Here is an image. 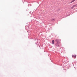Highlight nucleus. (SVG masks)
I'll list each match as a JSON object with an SVG mask.
<instances>
[{
	"instance_id": "f257e3e1",
	"label": "nucleus",
	"mask_w": 77,
	"mask_h": 77,
	"mask_svg": "<svg viewBox=\"0 0 77 77\" xmlns=\"http://www.w3.org/2000/svg\"><path fill=\"white\" fill-rule=\"evenodd\" d=\"M75 6H77V4L75 5H73L70 8V9H72L74 8L75 7Z\"/></svg>"
},
{
	"instance_id": "f03ea898",
	"label": "nucleus",
	"mask_w": 77,
	"mask_h": 77,
	"mask_svg": "<svg viewBox=\"0 0 77 77\" xmlns=\"http://www.w3.org/2000/svg\"><path fill=\"white\" fill-rule=\"evenodd\" d=\"M72 57L73 58H74V59H75L76 58V55H72Z\"/></svg>"
},
{
	"instance_id": "7ed1b4c3",
	"label": "nucleus",
	"mask_w": 77,
	"mask_h": 77,
	"mask_svg": "<svg viewBox=\"0 0 77 77\" xmlns=\"http://www.w3.org/2000/svg\"><path fill=\"white\" fill-rule=\"evenodd\" d=\"M55 42H57V43H59V39H56L55 40Z\"/></svg>"
},
{
	"instance_id": "20e7f679",
	"label": "nucleus",
	"mask_w": 77,
	"mask_h": 77,
	"mask_svg": "<svg viewBox=\"0 0 77 77\" xmlns=\"http://www.w3.org/2000/svg\"><path fill=\"white\" fill-rule=\"evenodd\" d=\"M55 45L56 47H59V44L58 43H57L55 44Z\"/></svg>"
},
{
	"instance_id": "39448f33",
	"label": "nucleus",
	"mask_w": 77,
	"mask_h": 77,
	"mask_svg": "<svg viewBox=\"0 0 77 77\" xmlns=\"http://www.w3.org/2000/svg\"><path fill=\"white\" fill-rule=\"evenodd\" d=\"M63 69H66V66H64L63 67Z\"/></svg>"
},
{
	"instance_id": "423d86ee",
	"label": "nucleus",
	"mask_w": 77,
	"mask_h": 77,
	"mask_svg": "<svg viewBox=\"0 0 77 77\" xmlns=\"http://www.w3.org/2000/svg\"><path fill=\"white\" fill-rule=\"evenodd\" d=\"M51 20L52 21H54L55 20V19H54V18H52V19H51Z\"/></svg>"
},
{
	"instance_id": "0eeeda50",
	"label": "nucleus",
	"mask_w": 77,
	"mask_h": 77,
	"mask_svg": "<svg viewBox=\"0 0 77 77\" xmlns=\"http://www.w3.org/2000/svg\"><path fill=\"white\" fill-rule=\"evenodd\" d=\"M52 42V44H54V40H53Z\"/></svg>"
},
{
	"instance_id": "6e6552de",
	"label": "nucleus",
	"mask_w": 77,
	"mask_h": 77,
	"mask_svg": "<svg viewBox=\"0 0 77 77\" xmlns=\"http://www.w3.org/2000/svg\"><path fill=\"white\" fill-rule=\"evenodd\" d=\"M75 1V0H73L70 3H72V2H74Z\"/></svg>"
},
{
	"instance_id": "1a4fd4ad",
	"label": "nucleus",
	"mask_w": 77,
	"mask_h": 77,
	"mask_svg": "<svg viewBox=\"0 0 77 77\" xmlns=\"http://www.w3.org/2000/svg\"><path fill=\"white\" fill-rule=\"evenodd\" d=\"M26 11H29V9H27Z\"/></svg>"
}]
</instances>
